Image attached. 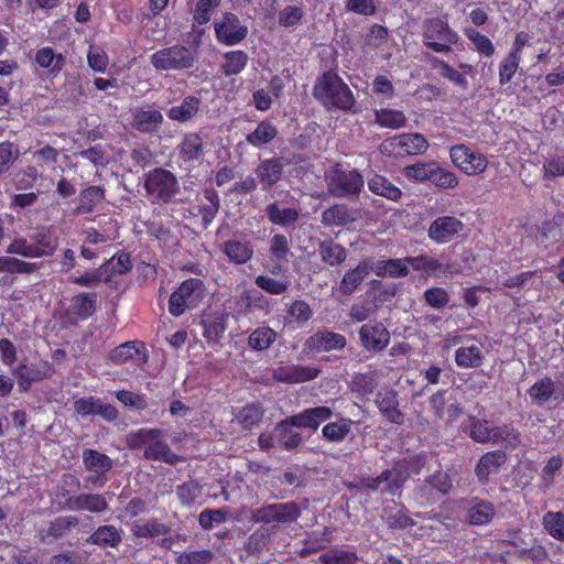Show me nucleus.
Returning a JSON list of instances; mask_svg holds the SVG:
<instances>
[{
	"label": "nucleus",
	"instance_id": "1",
	"mask_svg": "<svg viewBox=\"0 0 564 564\" xmlns=\"http://www.w3.org/2000/svg\"><path fill=\"white\" fill-rule=\"evenodd\" d=\"M301 514L302 510L295 501L270 503L256 509L252 520L263 525L248 538L247 552L249 554L261 552L268 546L278 529L296 522Z\"/></svg>",
	"mask_w": 564,
	"mask_h": 564
},
{
	"label": "nucleus",
	"instance_id": "2",
	"mask_svg": "<svg viewBox=\"0 0 564 564\" xmlns=\"http://www.w3.org/2000/svg\"><path fill=\"white\" fill-rule=\"evenodd\" d=\"M312 95L327 111L359 112L352 90L334 70H326L316 78Z\"/></svg>",
	"mask_w": 564,
	"mask_h": 564
},
{
	"label": "nucleus",
	"instance_id": "3",
	"mask_svg": "<svg viewBox=\"0 0 564 564\" xmlns=\"http://www.w3.org/2000/svg\"><path fill=\"white\" fill-rule=\"evenodd\" d=\"M166 434L162 429L142 427L129 432L126 435V444L130 449L144 448L143 458H183L171 453Z\"/></svg>",
	"mask_w": 564,
	"mask_h": 564
},
{
	"label": "nucleus",
	"instance_id": "4",
	"mask_svg": "<svg viewBox=\"0 0 564 564\" xmlns=\"http://www.w3.org/2000/svg\"><path fill=\"white\" fill-rule=\"evenodd\" d=\"M458 33L449 25L446 15L425 19L422 23L424 47L434 53L449 54L458 43Z\"/></svg>",
	"mask_w": 564,
	"mask_h": 564
},
{
	"label": "nucleus",
	"instance_id": "5",
	"mask_svg": "<svg viewBox=\"0 0 564 564\" xmlns=\"http://www.w3.org/2000/svg\"><path fill=\"white\" fill-rule=\"evenodd\" d=\"M144 191L152 204L167 205L180 192L177 177L164 167H154L144 174Z\"/></svg>",
	"mask_w": 564,
	"mask_h": 564
},
{
	"label": "nucleus",
	"instance_id": "6",
	"mask_svg": "<svg viewBox=\"0 0 564 564\" xmlns=\"http://www.w3.org/2000/svg\"><path fill=\"white\" fill-rule=\"evenodd\" d=\"M327 191L333 197L357 198L365 187V178L357 169H344L336 163L326 175Z\"/></svg>",
	"mask_w": 564,
	"mask_h": 564
},
{
	"label": "nucleus",
	"instance_id": "7",
	"mask_svg": "<svg viewBox=\"0 0 564 564\" xmlns=\"http://www.w3.org/2000/svg\"><path fill=\"white\" fill-rule=\"evenodd\" d=\"M150 63L158 72L188 70L197 63V52L186 45L174 44L154 52Z\"/></svg>",
	"mask_w": 564,
	"mask_h": 564
},
{
	"label": "nucleus",
	"instance_id": "8",
	"mask_svg": "<svg viewBox=\"0 0 564 564\" xmlns=\"http://www.w3.org/2000/svg\"><path fill=\"white\" fill-rule=\"evenodd\" d=\"M205 294V284L200 279L189 278L183 281L169 299V312L180 317L187 308L196 307Z\"/></svg>",
	"mask_w": 564,
	"mask_h": 564
},
{
	"label": "nucleus",
	"instance_id": "9",
	"mask_svg": "<svg viewBox=\"0 0 564 564\" xmlns=\"http://www.w3.org/2000/svg\"><path fill=\"white\" fill-rule=\"evenodd\" d=\"M429 143L420 133H404L383 141L380 145L382 154L399 158L417 155L426 151Z\"/></svg>",
	"mask_w": 564,
	"mask_h": 564
},
{
	"label": "nucleus",
	"instance_id": "10",
	"mask_svg": "<svg viewBox=\"0 0 564 564\" xmlns=\"http://www.w3.org/2000/svg\"><path fill=\"white\" fill-rule=\"evenodd\" d=\"M449 158L455 167L469 176L484 173L489 163L485 154L463 143L451 147Z\"/></svg>",
	"mask_w": 564,
	"mask_h": 564
},
{
	"label": "nucleus",
	"instance_id": "11",
	"mask_svg": "<svg viewBox=\"0 0 564 564\" xmlns=\"http://www.w3.org/2000/svg\"><path fill=\"white\" fill-rule=\"evenodd\" d=\"M409 478V473L398 463L392 469L383 470L377 477H365L358 486L349 485L348 488H364L368 490L381 489L382 492L394 494Z\"/></svg>",
	"mask_w": 564,
	"mask_h": 564
},
{
	"label": "nucleus",
	"instance_id": "12",
	"mask_svg": "<svg viewBox=\"0 0 564 564\" xmlns=\"http://www.w3.org/2000/svg\"><path fill=\"white\" fill-rule=\"evenodd\" d=\"M216 40L226 46L241 43L248 36V26L232 12H225L219 22L214 24Z\"/></svg>",
	"mask_w": 564,
	"mask_h": 564
},
{
	"label": "nucleus",
	"instance_id": "13",
	"mask_svg": "<svg viewBox=\"0 0 564 564\" xmlns=\"http://www.w3.org/2000/svg\"><path fill=\"white\" fill-rule=\"evenodd\" d=\"M54 373L55 368L53 364L42 359L31 364L22 361L13 370V375L18 379L19 390L22 392H28L33 382H39L48 379Z\"/></svg>",
	"mask_w": 564,
	"mask_h": 564
},
{
	"label": "nucleus",
	"instance_id": "14",
	"mask_svg": "<svg viewBox=\"0 0 564 564\" xmlns=\"http://www.w3.org/2000/svg\"><path fill=\"white\" fill-rule=\"evenodd\" d=\"M360 346L368 352L379 354L390 344V332L381 323L370 321L358 329Z\"/></svg>",
	"mask_w": 564,
	"mask_h": 564
},
{
	"label": "nucleus",
	"instance_id": "15",
	"mask_svg": "<svg viewBox=\"0 0 564 564\" xmlns=\"http://www.w3.org/2000/svg\"><path fill=\"white\" fill-rule=\"evenodd\" d=\"M109 360L115 365L132 364L133 366H144L149 361V350L142 340H129L111 349L108 355Z\"/></svg>",
	"mask_w": 564,
	"mask_h": 564
},
{
	"label": "nucleus",
	"instance_id": "16",
	"mask_svg": "<svg viewBox=\"0 0 564 564\" xmlns=\"http://www.w3.org/2000/svg\"><path fill=\"white\" fill-rule=\"evenodd\" d=\"M284 159L281 156L259 159L254 167V175L260 183V189L270 192L275 187L284 177Z\"/></svg>",
	"mask_w": 564,
	"mask_h": 564
},
{
	"label": "nucleus",
	"instance_id": "17",
	"mask_svg": "<svg viewBox=\"0 0 564 564\" xmlns=\"http://www.w3.org/2000/svg\"><path fill=\"white\" fill-rule=\"evenodd\" d=\"M347 339L344 335L330 330H318L306 338L303 345V352L314 355L341 350L346 347Z\"/></svg>",
	"mask_w": 564,
	"mask_h": 564
},
{
	"label": "nucleus",
	"instance_id": "18",
	"mask_svg": "<svg viewBox=\"0 0 564 564\" xmlns=\"http://www.w3.org/2000/svg\"><path fill=\"white\" fill-rule=\"evenodd\" d=\"M464 227V223L455 216H440L430 224L427 236L435 243L444 245L460 234Z\"/></svg>",
	"mask_w": 564,
	"mask_h": 564
},
{
	"label": "nucleus",
	"instance_id": "19",
	"mask_svg": "<svg viewBox=\"0 0 564 564\" xmlns=\"http://www.w3.org/2000/svg\"><path fill=\"white\" fill-rule=\"evenodd\" d=\"M321 373V369L311 366L286 365L279 366L272 372V378L276 382L294 384L308 382L316 379Z\"/></svg>",
	"mask_w": 564,
	"mask_h": 564
},
{
	"label": "nucleus",
	"instance_id": "20",
	"mask_svg": "<svg viewBox=\"0 0 564 564\" xmlns=\"http://www.w3.org/2000/svg\"><path fill=\"white\" fill-rule=\"evenodd\" d=\"M333 410L326 405L307 408L303 411L290 415V422L296 425V429H307L316 432L322 423L333 416Z\"/></svg>",
	"mask_w": 564,
	"mask_h": 564
},
{
	"label": "nucleus",
	"instance_id": "21",
	"mask_svg": "<svg viewBox=\"0 0 564 564\" xmlns=\"http://www.w3.org/2000/svg\"><path fill=\"white\" fill-rule=\"evenodd\" d=\"M376 405L379 412L390 423L402 425L405 421L404 413L399 409L398 392L392 389H382L376 397Z\"/></svg>",
	"mask_w": 564,
	"mask_h": 564
},
{
	"label": "nucleus",
	"instance_id": "22",
	"mask_svg": "<svg viewBox=\"0 0 564 564\" xmlns=\"http://www.w3.org/2000/svg\"><path fill=\"white\" fill-rule=\"evenodd\" d=\"M370 272L371 261L361 260L356 268L345 272L339 283V292L346 296L354 294Z\"/></svg>",
	"mask_w": 564,
	"mask_h": 564
},
{
	"label": "nucleus",
	"instance_id": "23",
	"mask_svg": "<svg viewBox=\"0 0 564 564\" xmlns=\"http://www.w3.org/2000/svg\"><path fill=\"white\" fill-rule=\"evenodd\" d=\"M295 427L296 425L290 422V416L275 425L276 443L280 449L292 451L303 443V435L295 431Z\"/></svg>",
	"mask_w": 564,
	"mask_h": 564
},
{
	"label": "nucleus",
	"instance_id": "24",
	"mask_svg": "<svg viewBox=\"0 0 564 564\" xmlns=\"http://www.w3.org/2000/svg\"><path fill=\"white\" fill-rule=\"evenodd\" d=\"M78 524L79 520L75 516H59L50 522L46 530L40 532V542L45 543L47 539L59 540Z\"/></svg>",
	"mask_w": 564,
	"mask_h": 564
},
{
	"label": "nucleus",
	"instance_id": "25",
	"mask_svg": "<svg viewBox=\"0 0 564 564\" xmlns=\"http://www.w3.org/2000/svg\"><path fill=\"white\" fill-rule=\"evenodd\" d=\"M34 61L41 68L46 69L47 75L53 78L62 72L66 64L65 56L61 53H55L50 46L39 48Z\"/></svg>",
	"mask_w": 564,
	"mask_h": 564
},
{
	"label": "nucleus",
	"instance_id": "26",
	"mask_svg": "<svg viewBox=\"0 0 564 564\" xmlns=\"http://www.w3.org/2000/svg\"><path fill=\"white\" fill-rule=\"evenodd\" d=\"M336 416V421L328 422L322 429L323 438L330 443H340L349 436H352L351 429L352 425L356 424V422L349 417H344L340 414Z\"/></svg>",
	"mask_w": 564,
	"mask_h": 564
},
{
	"label": "nucleus",
	"instance_id": "27",
	"mask_svg": "<svg viewBox=\"0 0 564 564\" xmlns=\"http://www.w3.org/2000/svg\"><path fill=\"white\" fill-rule=\"evenodd\" d=\"M528 394L532 402L536 404H543L552 398L554 400H564V392L557 394L555 383L549 376H544L535 381L528 390Z\"/></svg>",
	"mask_w": 564,
	"mask_h": 564
},
{
	"label": "nucleus",
	"instance_id": "28",
	"mask_svg": "<svg viewBox=\"0 0 564 564\" xmlns=\"http://www.w3.org/2000/svg\"><path fill=\"white\" fill-rule=\"evenodd\" d=\"M164 118L160 110H139L133 113L131 126L141 133L153 134L159 131Z\"/></svg>",
	"mask_w": 564,
	"mask_h": 564
},
{
	"label": "nucleus",
	"instance_id": "29",
	"mask_svg": "<svg viewBox=\"0 0 564 564\" xmlns=\"http://www.w3.org/2000/svg\"><path fill=\"white\" fill-rule=\"evenodd\" d=\"M177 151L178 158L185 163L199 160L204 153L203 138L197 132L185 133L177 145Z\"/></svg>",
	"mask_w": 564,
	"mask_h": 564
},
{
	"label": "nucleus",
	"instance_id": "30",
	"mask_svg": "<svg viewBox=\"0 0 564 564\" xmlns=\"http://www.w3.org/2000/svg\"><path fill=\"white\" fill-rule=\"evenodd\" d=\"M68 501L67 510H86L99 513L108 509V502L100 494H80L73 498H68Z\"/></svg>",
	"mask_w": 564,
	"mask_h": 564
},
{
	"label": "nucleus",
	"instance_id": "31",
	"mask_svg": "<svg viewBox=\"0 0 564 564\" xmlns=\"http://www.w3.org/2000/svg\"><path fill=\"white\" fill-rule=\"evenodd\" d=\"M279 134L278 127L269 119L258 122L253 131L246 134V142L257 149L271 143Z\"/></svg>",
	"mask_w": 564,
	"mask_h": 564
},
{
	"label": "nucleus",
	"instance_id": "32",
	"mask_svg": "<svg viewBox=\"0 0 564 564\" xmlns=\"http://www.w3.org/2000/svg\"><path fill=\"white\" fill-rule=\"evenodd\" d=\"M202 99L197 96H186L177 106H172L166 116L172 121L187 122L192 120L199 111Z\"/></svg>",
	"mask_w": 564,
	"mask_h": 564
},
{
	"label": "nucleus",
	"instance_id": "33",
	"mask_svg": "<svg viewBox=\"0 0 564 564\" xmlns=\"http://www.w3.org/2000/svg\"><path fill=\"white\" fill-rule=\"evenodd\" d=\"M264 214L272 225L289 227L300 218V212L295 207L281 208L278 202L270 203L264 208Z\"/></svg>",
	"mask_w": 564,
	"mask_h": 564
},
{
	"label": "nucleus",
	"instance_id": "34",
	"mask_svg": "<svg viewBox=\"0 0 564 564\" xmlns=\"http://www.w3.org/2000/svg\"><path fill=\"white\" fill-rule=\"evenodd\" d=\"M371 270L378 276H389L393 279L404 278L410 273L405 258L371 262Z\"/></svg>",
	"mask_w": 564,
	"mask_h": 564
},
{
	"label": "nucleus",
	"instance_id": "35",
	"mask_svg": "<svg viewBox=\"0 0 564 564\" xmlns=\"http://www.w3.org/2000/svg\"><path fill=\"white\" fill-rule=\"evenodd\" d=\"M369 191L378 196L389 200L398 202L402 196V191L386 176L373 173L367 182Z\"/></svg>",
	"mask_w": 564,
	"mask_h": 564
},
{
	"label": "nucleus",
	"instance_id": "36",
	"mask_svg": "<svg viewBox=\"0 0 564 564\" xmlns=\"http://www.w3.org/2000/svg\"><path fill=\"white\" fill-rule=\"evenodd\" d=\"M203 335L209 343H218L227 328L226 316L219 313L202 316Z\"/></svg>",
	"mask_w": 564,
	"mask_h": 564
},
{
	"label": "nucleus",
	"instance_id": "37",
	"mask_svg": "<svg viewBox=\"0 0 564 564\" xmlns=\"http://www.w3.org/2000/svg\"><path fill=\"white\" fill-rule=\"evenodd\" d=\"M120 531L111 524L100 525L86 540L87 544L97 545L102 549L117 547L121 542Z\"/></svg>",
	"mask_w": 564,
	"mask_h": 564
},
{
	"label": "nucleus",
	"instance_id": "38",
	"mask_svg": "<svg viewBox=\"0 0 564 564\" xmlns=\"http://www.w3.org/2000/svg\"><path fill=\"white\" fill-rule=\"evenodd\" d=\"M98 294L96 292H80L70 300V311L74 315L85 321L89 318L97 308Z\"/></svg>",
	"mask_w": 564,
	"mask_h": 564
},
{
	"label": "nucleus",
	"instance_id": "39",
	"mask_svg": "<svg viewBox=\"0 0 564 564\" xmlns=\"http://www.w3.org/2000/svg\"><path fill=\"white\" fill-rule=\"evenodd\" d=\"M205 203L198 205V214L202 217V227L207 229L220 209V197L216 189L206 188L204 191Z\"/></svg>",
	"mask_w": 564,
	"mask_h": 564
},
{
	"label": "nucleus",
	"instance_id": "40",
	"mask_svg": "<svg viewBox=\"0 0 564 564\" xmlns=\"http://www.w3.org/2000/svg\"><path fill=\"white\" fill-rule=\"evenodd\" d=\"M30 239L33 247L39 252L37 258L53 256L58 247L57 237H54L46 227L37 228V230L30 236Z\"/></svg>",
	"mask_w": 564,
	"mask_h": 564
},
{
	"label": "nucleus",
	"instance_id": "41",
	"mask_svg": "<svg viewBox=\"0 0 564 564\" xmlns=\"http://www.w3.org/2000/svg\"><path fill=\"white\" fill-rule=\"evenodd\" d=\"M223 252L235 264H245L253 256V247L249 241L227 240L223 245Z\"/></svg>",
	"mask_w": 564,
	"mask_h": 564
},
{
	"label": "nucleus",
	"instance_id": "42",
	"mask_svg": "<svg viewBox=\"0 0 564 564\" xmlns=\"http://www.w3.org/2000/svg\"><path fill=\"white\" fill-rule=\"evenodd\" d=\"M484 360L485 355L480 345L463 346L455 351V364L459 368H478L484 364Z\"/></svg>",
	"mask_w": 564,
	"mask_h": 564
},
{
	"label": "nucleus",
	"instance_id": "43",
	"mask_svg": "<svg viewBox=\"0 0 564 564\" xmlns=\"http://www.w3.org/2000/svg\"><path fill=\"white\" fill-rule=\"evenodd\" d=\"M318 253L321 260L329 267L343 264L348 256L347 249L333 240L321 241L318 243Z\"/></svg>",
	"mask_w": 564,
	"mask_h": 564
},
{
	"label": "nucleus",
	"instance_id": "44",
	"mask_svg": "<svg viewBox=\"0 0 564 564\" xmlns=\"http://www.w3.org/2000/svg\"><path fill=\"white\" fill-rule=\"evenodd\" d=\"M106 189L99 185H91L80 191L77 214L93 213L96 206L105 199Z\"/></svg>",
	"mask_w": 564,
	"mask_h": 564
},
{
	"label": "nucleus",
	"instance_id": "45",
	"mask_svg": "<svg viewBox=\"0 0 564 564\" xmlns=\"http://www.w3.org/2000/svg\"><path fill=\"white\" fill-rule=\"evenodd\" d=\"M243 305V310H240L242 314H249L254 310L268 314L271 311V302L258 290H245L239 299L238 304Z\"/></svg>",
	"mask_w": 564,
	"mask_h": 564
},
{
	"label": "nucleus",
	"instance_id": "46",
	"mask_svg": "<svg viewBox=\"0 0 564 564\" xmlns=\"http://www.w3.org/2000/svg\"><path fill=\"white\" fill-rule=\"evenodd\" d=\"M131 532L135 538H159L170 532V527L160 522L158 519L148 521H134L131 525Z\"/></svg>",
	"mask_w": 564,
	"mask_h": 564
},
{
	"label": "nucleus",
	"instance_id": "47",
	"mask_svg": "<svg viewBox=\"0 0 564 564\" xmlns=\"http://www.w3.org/2000/svg\"><path fill=\"white\" fill-rule=\"evenodd\" d=\"M223 58L224 63L220 65V72L227 77L240 74L249 61L248 54L242 50L226 52Z\"/></svg>",
	"mask_w": 564,
	"mask_h": 564
},
{
	"label": "nucleus",
	"instance_id": "48",
	"mask_svg": "<svg viewBox=\"0 0 564 564\" xmlns=\"http://www.w3.org/2000/svg\"><path fill=\"white\" fill-rule=\"evenodd\" d=\"M352 220L354 217L346 204H334L322 213V223L328 227H341Z\"/></svg>",
	"mask_w": 564,
	"mask_h": 564
},
{
	"label": "nucleus",
	"instance_id": "49",
	"mask_svg": "<svg viewBox=\"0 0 564 564\" xmlns=\"http://www.w3.org/2000/svg\"><path fill=\"white\" fill-rule=\"evenodd\" d=\"M496 514L494 503L480 500L467 511L468 523L471 525H487Z\"/></svg>",
	"mask_w": 564,
	"mask_h": 564
},
{
	"label": "nucleus",
	"instance_id": "50",
	"mask_svg": "<svg viewBox=\"0 0 564 564\" xmlns=\"http://www.w3.org/2000/svg\"><path fill=\"white\" fill-rule=\"evenodd\" d=\"M490 442L506 448H516L521 443V435L511 424H503L492 427Z\"/></svg>",
	"mask_w": 564,
	"mask_h": 564
},
{
	"label": "nucleus",
	"instance_id": "51",
	"mask_svg": "<svg viewBox=\"0 0 564 564\" xmlns=\"http://www.w3.org/2000/svg\"><path fill=\"white\" fill-rule=\"evenodd\" d=\"M276 340V332L269 326H259L248 337V345L254 351H264Z\"/></svg>",
	"mask_w": 564,
	"mask_h": 564
},
{
	"label": "nucleus",
	"instance_id": "52",
	"mask_svg": "<svg viewBox=\"0 0 564 564\" xmlns=\"http://www.w3.org/2000/svg\"><path fill=\"white\" fill-rule=\"evenodd\" d=\"M373 115L375 122L381 128L399 129L406 123V117L401 110L381 108L375 110Z\"/></svg>",
	"mask_w": 564,
	"mask_h": 564
},
{
	"label": "nucleus",
	"instance_id": "53",
	"mask_svg": "<svg viewBox=\"0 0 564 564\" xmlns=\"http://www.w3.org/2000/svg\"><path fill=\"white\" fill-rule=\"evenodd\" d=\"M429 182L442 189H454L459 184L458 177L453 171L440 166L435 161Z\"/></svg>",
	"mask_w": 564,
	"mask_h": 564
},
{
	"label": "nucleus",
	"instance_id": "54",
	"mask_svg": "<svg viewBox=\"0 0 564 564\" xmlns=\"http://www.w3.org/2000/svg\"><path fill=\"white\" fill-rule=\"evenodd\" d=\"M40 265L35 262H28L14 257L0 256V272L10 274H30L36 272Z\"/></svg>",
	"mask_w": 564,
	"mask_h": 564
},
{
	"label": "nucleus",
	"instance_id": "55",
	"mask_svg": "<svg viewBox=\"0 0 564 564\" xmlns=\"http://www.w3.org/2000/svg\"><path fill=\"white\" fill-rule=\"evenodd\" d=\"M84 463L86 469L94 473L87 477L86 481L94 487H102L108 480L106 473L112 468V460H84Z\"/></svg>",
	"mask_w": 564,
	"mask_h": 564
},
{
	"label": "nucleus",
	"instance_id": "56",
	"mask_svg": "<svg viewBox=\"0 0 564 564\" xmlns=\"http://www.w3.org/2000/svg\"><path fill=\"white\" fill-rule=\"evenodd\" d=\"M544 530L553 539L564 542V513L561 511H547L542 518Z\"/></svg>",
	"mask_w": 564,
	"mask_h": 564
},
{
	"label": "nucleus",
	"instance_id": "57",
	"mask_svg": "<svg viewBox=\"0 0 564 564\" xmlns=\"http://www.w3.org/2000/svg\"><path fill=\"white\" fill-rule=\"evenodd\" d=\"M106 268H107V263H102L99 268L86 270L80 275L70 278L69 281L73 284L82 286V288L94 289V288L98 286L102 280L105 282L110 281L109 276L104 279V271L106 270Z\"/></svg>",
	"mask_w": 564,
	"mask_h": 564
},
{
	"label": "nucleus",
	"instance_id": "58",
	"mask_svg": "<svg viewBox=\"0 0 564 564\" xmlns=\"http://www.w3.org/2000/svg\"><path fill=\"white\" fill-rule=\"evenodd\" d=\"M430 63L434 69L438 70L442 77L447 78L462 88H467V78L462 73L452 67L447 62L437 57H432Z\"/></svg>",
	"mask_w": 564,
	"mask_h": 564
},
{
	"label": "nucleus",
	"instance_id": "59",
	"mask_svg": "<svg viewBox=\"0 0 564 564\" xmlns=\"http://www.w3.org/2000/svg\"><path fill=\"white\" fill-rule=\"evenodd\" d=\"M423 273L434 278L452 276L453 274L458 273V268L455 263H443L436 258L427 256Z\"/></svg>",
	"mask_w": 564,
	"mask_h": 564
},
{
	"label": "nucleus",
	"instance_id": "60",
	"mask_svg": "<svg viewBox=\"0 0 564 564\" xmlns=\"http://www.w3.org/2000/svg\"><path fill=\"white\" fill-rule=\"evenodd\" d=\"M236 417L243 429L251 430L261 422L263 409L259 404H247L239 410Z\"/></svg>",
	"mask_w": 564,
	"mask_h": 564
},
{
	"label": "nucleus",
	"instance_id": "61",
	"mask_svg": "<svg viewBox=\"0 0 564 564\" xmlns=\"http://www.w3.org/2000/svg\"><path fill=\"white\" fill-rule=\"evenodd\" d=\"M465 35L474 44L475 50L480 55L491 57L495 54V45L487 35L481 34L476 29H467Z\"/></svg>",
	"mask_w": 564,
	"mask_h": 564
},
{
	"label": "nucleus",
	"instance_id": "62",
	"mask_svg": "<svg viewBox=\"0 0 564 564\" xmlns=\"http://www.w3.org/2000/svg\"><path fill=\"white\" fill-rule=\"evenodd\" d=\"M269 252L274 261H288V257L291 254L289 238L283 234L273 235L270 240Z\"/></svg>",
	"mask_w": 564,
	"mask_h": 564
},
{
	"label": "nucleus",
	"instance_id": "63",
	"mask_svg": "<svg viewBox=\"0 0 564 564\" xmlns=\"http://www.w3.org/2000/svg\"><path fill=\"white\" fill-rule=\"evenodd\" d=\"M221 0H197L193 9V20L199 25H205L210 21L215 9L220 6Z\"/></svg>",
	"mask_w": 564,
	"mask_h": 564
},
{
	"label": "nucleus",
	"instance_id": "64",
	"mask_svg": "<svg viewBox=\"0 0 564 564\" xmlns=\"http://www.w3.org/2000/svg\"><path fill=\"white\" fill-rule=\"evenodd\" d=\"M319 560L323 564H357L358 556L354 551L335 549L323 553Z\"/></svg>",
	"mask_w": 564,
	"mask_h": 564
}]
</instances>
